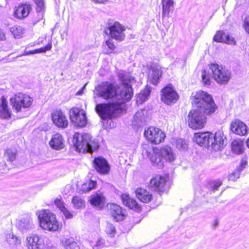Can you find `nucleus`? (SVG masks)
<instances>
[{
	"instance_id": "680f3d73",
	"label": "nucleus",
	"mask_w": 249,
	"mask_h": 249,
	"mask_svg": "<svg viewBox=\"0 0 249 249\" xmlns=\"http://www.w3.org/2000/svg\"><path fill=\"white\" fill-rule=\"evenodd\" d=\"M58 1H59V0H58ZM55 2H56V3L57 2L56 0H55Z\"/></svg>"
},
{
	"instance_id": "e433bc0d",
	"label": "nucleus",
	"mask_w": 249,
	"mask_h": 249,
	"mask_svg": "<svg viewBox=\"0 0 249 249\" xmlns=\"http://www.w3.org/2000/svg\"><path fill=\"white\" fill-rule=\"evenodd\" d=\"M71 202L74 207L76 209H80L85 206V200L79 196H74L72 197Z\"/></svg>"
},
{
	"instance_id": "3c124183",
	"label": "nucleus",
	"mask_w": 249,
	"mask_h": 249,
	"mask_svg": "<svg viewBox=\"0 0 249 249\" xmlns=\"http://www.w3.org/2000/svg\"><path fill=\"white\" fill-rule=\"evenodd\" d=\"M61 212L63 213L64 215L65 216V218L67 219H71L73 217L72 213L66 207L63 208V209L61 211Z\"/></svg>"
},
{
	"instance_id": "72a5a7b5",
	"label": "nucleus",
	"mask_w": 249,
	"mask_h": 249,
	"mask_svg": "<svg viewBox=\"0 0 249 249\" xmlns=\"http://www.w3.org/2000/svg\"><path fill=\"white\" fill-rule=\"evenodd\" d=\"M17 156V151L14 148H9L4 152V158L10 162L15 160Z\"/></svg>"
},
{
	"instance_id": "13d9d810",
	"label": "nucleus",
	"mask_w": 249,
	"mask_h": 249,
	"mask_svg": "<svg viewBox=\"0 0 249 249\" xmlns=\"http://www.w3.org/2000/svg\"><path fill=\"white\" fill-rule=\"evenodd\" d=\"M103 243L102 240H98L96 242V245L94 248L99 247L100 248L102 247V243Z\"/></svg>"
},
{
	"instance_id": "0eeeda50",
	"label": "nucleus",
	"mask_w": 249,
	"mask_h": 249,
	"mask_svg": "<svg viewBox=\"0 0 249 249\" xmlns=\"http://www.w3.org/2000/svg\"><path fill=\"white\" fill-rule=\"evenodd\" d=\"M40 226L44 230L56 231L59 228V224L55 215L50 211L44 210L36 213Z\"/></svg>"
},
{
	"instance_id": "20e7f679",
	"label": "nucleus",
	"mask_w": 249,
	"mask_h": 249,
	"mask_svg": "<svg viewBox=\"0 0 249 249\" xmlns=\"http://www.w3.org/2000/svg\"><path fill=\"white\" fill-rule=\"evenodd\" d=\"M148 153V152H147ZM147 156L150 158L151 163L159 168H162L163 166V162L162 159L171 162L175 160V156L172 149L169 146H165L160 150L157 148H153L152 153L148 152Z\"/></svg>"
},
{
	"instance_id": "1a4fd4ad",
	"label": "nucleus",
	"mask_w": 249,
	"mask_h": 249,
	"mask_svg": "<svg viewBox=\"0 0 249 249\" xmlns=\"http://www.w3.org/2000/svg\"><path fill=\"white\" fill-rule=\"evenodd\" d=\"M33 99L29 95L19 93L10 99L11 104L17 112L23 109L29 107L32 104Z\"/></svg>"
},
{
	"instance_id": "aec40b11",
	"label": "nucleus",
	"mask_w": 249,
	"mask_h": 249,
	"mask_svg": "<svg viewBox=\"0 0 249 249\" xmlns=\"http://www.w3.org/2000/svg\"><path fill=\"white\" fill-rule=\"evenodd\" d=\"M125 210L116 204L110 205V213L113 220L116 222H120L125 218Z\"/></svg>"
},
{
	"instance_id": "39448f33",
	"label": "nucleus",
	"mask_w": 249,
	"mask_h": 249,
	"mask_svg": "<svg viewBox=\"0 0 249 249\" xmlns=\"http://www.w3.org/2000/svg\"><path fill=\"white\" fill-rule=\"evenodd\" d=\"M117 76L122 86V89H121L122 96H124V100L129 101L133 95L132 86L136 82L135 78L129 72L124 70H119ZM119 97L122 96L120 95Z\"/></svg>"
},
{
	"instance_id": "c85d7f7f",
	"label": "nucleus",
	"mask_w": 249,
	"mask_h": 249,
	"mask_svg": "<svg viewBox=\"0 0 249 249\" xmlns=\"http://www.w3.org/2000/svg\"><path fill=\"white\" fill-rule=\"evenodd\" d=\"M137 198L143 203H148L152 198V195L146 190L138 188L135 191Z\"/></svg>"
},
{
	"instance_id": "412c9836",
	"label": "nucleus",
	"mask_w": 249,
	"mask_h": 249,
	"mask_svg": "<svg viewBox=\"0 0 249 249\" xmlns=\"http://www.w3.org/2000/svg\"><path fill=\"white\" fill-rule=\"evenodd\" d=\"M18 229L22 233L30 231L34 228V224L29 216H25L21 218L17 223Z\"/></svg>"
},
{
	"instance_id": "7ed1b4c3",
	"label": "nucleus",
	"mask_w": 249,
	"mask_h": 249,
	"mask_svg": "<svg viewBox=\"0 0 249 249\" xmlns=\"http://www.w3.org/2000/svg\"><path fill=\"white\" fill-rule=\"evenodd\" d=\"M72 143L75 150L79 153H92L99 147L98 142L93 141L91 136L87 133H75Z\"/></svg>"
},
{
	"instance_id": "4d7b16f0",
	"label": "nucleus",
	"mask_w": 249,
	"mask_h": 249,
	"mask_svg": "<svg viewBox=\"0 0 249 249\" xmlns=\"http://www.w3.org/2000/svg\"><path fill=\"white\" fill-rule=\"evenodd\" d=\"M6 38L5 34L3 30L0 29V41L4 40Z\"/></svg>"
},
{
	"instance_id": "49530a36",
	"label": "nucleus",
	"mask_w": 249,
	"mask_h": 249,
	"mask_svg": "<svg viewBox=\"0 0 249 249\" xmlns=\"http://www.w3.org/2000/svg\"><path fill=\"white\" fill-rule=\"evenodd\" d=\"M106 45L107 46V47L109 49V50L108 51V52L107 53H112L114 52V51L116 48V47L114 45L113 42H112V39H109L108 40H107L106 41Z\"/></svg>"
},
{
	"instance_id": "a18cd8bd",
	"label": "nucleus",
	"mask_w": 249,
	"mask_h": 249,
	"mask_svg": "<svg viewBox=\"0 0 249 249\" xmlns=\"http://www.w3.org/2000/svg\"><path fill=\"white\" fill-rule=\"evenodd\" d=\"M35 3L36 5V12L37 13L41 12L44 8V0H34Z\"/></svg>"
},
{
	"instance_id": "f257e3e1",
	"label": "nucleus",
	"mask_w": 249,
	"mask_h": 249,
	"mask_svg": "<svg viewBox=\"0 0 249 249\" xmlns=\"http://www.w3.org/2000/svg\"><path fill=\"white\" fill-rule=\"evenodd\" d=\"M97 95L105 100L114 99L117 101L97 104L96 113L103 120H111L119 116L123 111V105L128 101L122 95L121 86L109 81L103 82L96 88Z\"/></svg>"
},
{
	"instance_id": "864d4df0",
	"label": "nucleus",
	"mask_w": 249,
	"mask_h": 249,
	"mask_svg": "<svg viewBox=\"0 0 249 249\" xmlns=\"http://www.w3.org/2000/svg\"><path fill=\"white\" fill-rule=\"evenodd\" d=\"M244 27L246 32L249 34V17H247L245 18Z\"/></svg>"
},
{
	"instance_id": "a211bd4d",
	"label": "nucleus",
	"mask_w": 249,
	"mask_h": 249,
	"mask_svg": "<svg viewBox=\"0 0 249 249\" xmlns=\"http://www.w3.org/2000/svg\"><path fill=\"white\" fill-rule=\"evenodd\" d=\"M26 240L28 249H45L43 238L36 234L27 237Z\"/></svg>"
},
{
	"instance_id": "f3484780",
	"label": "nucleus",
	"mask_w": 249,
	"mask_h": 249,
	"mask_svg": "<svg viewBox=\"0 0 249 249\" xmlns=\"http://www.w3.org/2000/svg\"><path fill=\"white\" fill-rule=\"evenodd\" d=\"M162 71L160 67L157 65H153L149 70L148 80L150 83L157 85L160 82V79Z\"/></svg>"
},
{
	"instance_id": "423d86ee",
	"label": "nucleus",
	"mask_w": 249,
	"mask_h": 249,
	"mask_svg": "<svg viewBox=\"0 0 249 249\" xmlns=\"http://www.w3.org/2000/svg\"><path fill=\"white\" fill-rule=\"evenodd\" d=\"M40 226L44 230L56 231L59 228V224L55 215L50 211L44 210L36 213Z\"/></svg>"
},
{
	"instance_id": "bb28decb",
	"label": "nucleus",
	"mask_w": 249,
	"mask_h": 249,
	"mask_svg": "<svg viewBox=\"0 0 249 249\" xmlns=\"http://www.w3.org/2000/svg\"><path fill=\"white\" fill-rule=\"evenodd\" d=\"M144 110L141 109L136 113L132 122L133 126L139 127L142 126L145 124L146 119L144 114Z\"/></svg>"
},
{
	"instance_id": "cd10ccee",
	"label": "nucleus",
	"mask_w": 249,
	"mask_h": 249,
	"mask_svg": "<svg viewBox=\"0 0 249 249\" xmlns=\"http://www.w3.org/2000/svg\"><path fill=\"white\" fill-rule=\"evenodd\" d=\"M121 197L123 203L128 208L137 212L141 211V207L136 200L130 198L128 195L125 194L122 195Z\"/></svg>"
},
{
	"instance_id": "7c9ffc66",
	"label": "nucleus",
	"mask_w": 249,
	"mask_h": 249,
	"mask_svg": "<svg viewBox=\"0 0 249 249\" xmlns=\"http://www.w3.org/2000/svg\"><path fill=\"white\" fill-rule=\"evenodd\" d=\"M162 16L163 17H170V13L173 10V0H162Z\"/></svg>"
},
{
	"instance_id": "2eb2a0df",
	"label": "nucleus",
	"mask_w": 249,
	"mask_h": 249,
	"mask_svg": "<svg viewBox=\"0 0 249 249\" xmlns=\"http://www.w3.org/2000/svg\"><path fill=\"white\" fill-rule=\"evenodd\" d=\"M213 138L211 143L212 149L217 151L223 149L227 145V139L223 131H218L213 134Z\"/></svg>"
},
{
	"instance_id": "b1692460",
	"label": "nucleus",
	"mask_w": 249,
	"mask_h": 249,
	"mask_svg": "<svg viewBox=\"0 0 249 249\" xmlns=\"http://www.w3.org/2000/svg\"><path fill=\"white\" fill-rule=\"evenodd\" d=\"M31 10V6L25 3L19 5L14 12V16L19 19L25 18L28 16Z\"/></svg>"
},
{
	"instance_id": "4c0bfd02",
	"label": "nucleus",
	"mask_w": 249,
	"mask_h": 249,
	"mask_svg": "<svg viewBox=\"0 0 249 249\" xmlns=\"http://www.w3.org/2000/svg\"><path fill=\"white\" fill-rule=\"evenodd\" d=\"M64 246L65 249H80L77 243L72 238L65 239Z\"/></svg>"
},
{
	"instance_id": "ea45409f",
	"label": "nucleus",
	"mask_w": 249,
	"mask_h": 249,
	"mask_svg": "<svg viewBox=\"0 0 249 249\" xmlns=\"http://www.w3.org/2000/svg\"><path fill=\"white\" fill-rule=\"evenodd\" d=\"M222 184V181L219 180L210 182L207 185L208 189L211 191L215 192Z\"/></svg>"
},
{
	"instance_id": "4468645a",
	"label": "nucleus",
	"mask_w": 249,
	"mask_h": 249,
	"mask_svg": "<svg viewBox=\"0 0 249 249\" xmlns=\"http://www.w3.org/2000/svg\"><path fill=\"white\" fill-rule=\"evenodd\" d=\"M213 137V134L209 131L198 132L195 134L193 140L198 145L209 149Z\"/></svg>"
},
{
	"instance_id": "a878e982",
	"label": "nucleus",
	"mask_w": 249,
	"mask_h": 249,
	"mask_svg": "<svg viewBox=\"0 0 249 249\" xmlns=\"http://www.w3.org/2000/svg\"><path fill=\"white\" fill-rule=\"evenodd\" d=\"M49 144L52 148L55 150L61 149L64 147V140L59 133L53 135Z\"/></svg>"
},
{
	"instance_id": "ddd939ff",
	"label": "nucleus",
	"mask_w": 249,
	"mask_h": 249,
	"mask_svg": "<svg viewBox=\"0 0 249 249\" xmlns=\"http://www.w3.org/2000/svg\"><path fill=\"white\" fill-rule=\"evenodd\" d=\"M144 135L148 140L156 144L163 142L166 136L165 133L160 129L153 126L145 130Z\"/></svg>"
},
{
	"instance_id": "393cba45",
	"label": "nucleus",
	"mask_w": 249,
	"mask_h": 249,
	"mask_svg": "<svg viewBox=\"0 0 249 249\" xmlns=\"http://www.w3.org/2000/svg\"><path fill=\"white\" fill-rule=\"evenodd\" d=\"M213 40L217 42H224L227 44H235V41L232 36L225 34L223 31H218L213 36Z\"/></svg>"
},
{
	"instance_id": "5fc2aeb1",
	"label": "nucleus",
	"mask_w": 249,
	"mask_h": 249,
	"mask_svg": "<svg viewBox=\"0 0 249 249\" xmlns=\"http://www.w3.org/2000/svg\"><path fill=\"white\" fill-rule=\"evenodd\" d=\"M35 53H36V49L33 50V51H28V52L25 51L24 53H22V54H21L20 56L28 55H30V54H34Z\"/></svg>"
},
{
	"instance_id": "a19ab883",
	"label": "nucleus",
	"mask_w": 249,
	"mask_h": 249,
	"mask_svg": "<svg viewBox=\"0 0 249 249\" xmlns=\"http://www.w3.org/2000/svg\"><path fill=\"white\" fill-rule=\"evenodd\" d=\"M96 186V182L92 180H90L88 182L84 183L82 186V188L84 192H89L94 189Z\"/></svg>"
},
{
	"instance_id": "f03ea898",
	"label": "nucleus",
	"mask_w": 249,
	"mask_h": 249,
	"mask_svg": "<svg viewBox=\"0 0 249 249\" xmlns=\"http://www.w3.org/2000/svg\"><path fill=\"white\" fill-rule=\"evenodd\" d=\"M191 99L192 105L196 108L189 113L188 125L194 129L202 128L206 122V115L215 111L216 105L212 96L203 91L193 92Z\"/></svg>"
},
{
	"instance_id": "4be33fe9",
	"label": "nucleus",
	"mask_w": 249,
	"mask_h": 249,
	"mask_svg": "<svg viewBox=\"0 0 249 249\" xmlns=\"http://www.w3.org/2000/svg\"><path fill=\"white\" fill-rule=\"evenodd\" d=\"M230 129L232 132L240 136L245 135L247 133V126L238 119L232 121Z\"/></svg>"
},
{
	"instance_id": "f8f14e48",
	"label": "nucleus",
	"mask_w": 249,
	"mask_h": 249,
	"mask_svg": "<svg viewBox=\"0 0 249 249\" xmlns=\"http://www.w3.org/2000/svg\"><path fill=\"white\" fill-rule=\"evenodd\" d=\"M161 92V101L168 105L174 104L178 99V95L171 84L165 87Z\"/></svg>"
},
{
	"instance_id": "8fccbe9b",
	"label": "nucleus",
	"mask_w": 249,
	"mask_h": 249,
	"mask_svg": "<svg viewBox=\"0 0 249 249\" xmlns=\"http://www.w3.org/2000/svg\"><path fill=\"white\" fill-rule=\"evenodd\" d=\"M52 43L51 42H50L49 43H48V44L46 45L45 47L36 49V53H45L46 51L50 50L52 48Z\"/></svg>"
},
{
	"instance_id": "de8ad7c7",
	"label": "nucleus",
	"mask_w": 249,
	"mask_h": 249,
	"mask_svg": "<svg viewBox=\"0 0 249 249\" xmlns=\"http://www.w3.org/2000/svg\"><path fill=\"white\" fill-rule=\"evenodd\" d=\"M240 173L237 170H235L229 175V180L232 181H236L239 178Z\"/></svg>"
},
{
	"instance_id": "9b49d317",
	"label": "nucleus",
	"mask_w": 249,
	"mask_h": 249,
	"mask_svg": "<svg viewBox=\"0 0 249 249\" xmlns=\"http://www.w3.org/2000/svg\"><path fill=\"white\" fill-rule=\"evenodd\" d=\"M70 117L75 126L83 127L87 123L86 112L77 107L72 108L70 112Z\"/></svg>"
},
{
	"instance_id": "2f4dec72",
	"label": "nucleus",
	"mask_w": 249,
	"mask_h": 249,
	"mask_svg": "<svg viewBox=\"0 0 249 249\" xmlns=\"http://www.w3.org/2000/svg\"><path fill=\"white\" fill-rule=\"evenodd\" d=\"M232 151L236 154H242L244 151V142L241 140H234L231 143Z\"/></svg>"
},
{
	"instance_id": "5701e85b",
	"label": "nucleus",
	"mask_w": 249,
	"mask_h": 249,
	"mask_svg": "<svg viewBox=\"0 0 249 249\" xmlns=\"http://www.w3.org/2000/svg\"><path fill=\"white\" fill-rule=\"evenodd\" d=\"M166 182L165 178L159 175H156L150 180L149 187L155 191H160Z\"/></svg>"
},
{
	"instance_id": "58836bf2",
	"label": "nucleus",
	"mask_w": 249,
	"mask_h": 249,
	"mask_svg": "<svg viewBox=\"0 0 249 249\" xmlns=\"http://www.w3.org/2000/svg\"><path fill=\"white\" fill-rule=\"evenodd\" d=\"M105 231L108 236L113 237L116 233V228L113 224L110 222H107Z\"/></svg>"
},
{
	"instance_id": "09e8293b",
	"label": "nucleus",
	"mask_w": 249,
	"mask_h": 249,
	"mask_svg": "<svg viewBox=\"0 0 249 249\" xmlns=\"http://www.w3.org/2000/svg\"><path fill=\"white\" fill-rule=\"evenodd\" d=\"M54 202L55 205L59 209L60 211H62L63 208L66 207L65 206V203L61 199L56 198L54 200Z\"/></svg>"
},
{
	"instance_id": "6e6552de",
	"label": "nucleus",
	"mask_w": 249,
	"mask_h": 249,
	"mask_svg": "<svg viewBox=\"0 0 249 249\" xmlns=\"http://www.w3.org/2000/svg\"><path fill=\"white\" fill-rule=\"evenodd\" d=\"M213 77L216 82L221 85H226L231 78V72L229 70L217 64H211L210 67Z\"/></svg>"
},
{
	"instance_id": "473e14b6",
	"label": "nucleus",
	"mask_w": 249,
	"mask_h": 249,
	"mask_svg": "<svg viewBox=\"0 0 249 249\" xmlns=\"http://www.w3.org/2000/svg\"><path fill=\"white\" fill-rule=\"evenodd\" d=\"M151 93V87L147 86L146 88L138 94L137 97L136 102L138 104H141L147 100L148 97Z\"/></svg>"
},
{
	"instance_id": "37998d69",
	"label": "nucleus",
	"mask_w": 249,
	"mask_h": 249,
	"mask_svg": "<svg viewBox=\"0 0 249 249\" xmlns=\"http://www.w3.org/2000/svg\"><path fill=\"white\" fill-rule=\"evenodd\" d=\"M6 240L10 244H20V240L13 233H9L6 236Z\"/></svg>"
},
{
	"instance_id": "bf43d9fd",
	"label": "nucleus",
	"mask_w": 249,
	"mask_h": 249,
	"mask_svg": "<svg viewBox=\"0 0 249 249\" xmlns=\"http://www.w3.org/2000/svg\"><path fill=\"white\" fill-rule=\"evenodd\" d=\"M219 224V222L217 219H216L214 220L213 224V228H215L217 227Z\"/></svg>"
},
{
	"instance_id": "f704fd0d",
	"label": "nucleus",
	"mask_w": 249,
	"mask_h": 249,
	"mask_svg": "<svg viewBox=\"0 0 249 249\" xmlns=\"http://www.w3.org/2000/svg\"><path fill=\"white\" fill-rule=\"evenodd\" d=\"M104 201V197L102 195L97 194L92 195L90 200V203L95 206L103 205Z\"/></svg>"
},
{
	"instance_id": "6e6d98bb",
	"label": "nucleus",
	"mask_w": 249,
	"mask_h": 249,
	"mask_svg": "<svg viewBox=\"0 0 249 249\" xmlns=\"http://www.w3.org/2000/svg\"><path fill=\"white\" fill-rule=\"evenodd\" d=\"M91 1L96 4L103 3L105 4L108 1V0H90Z\"/></svg>"
},
{
	"instance_id": "6ab92c4d",
	"label": "nucleus",
	"mask_w": 249,
	"mask_h": 249,
	"mask_svg": "<svg viewBox=\"0 0 249 249\" xmlns=\"http://www.w3.org/2000/svg\"><path fill=\"white\" fill-rule=\"evenodd\" d=\"M53 123L59 127L66 128L68 126V121L64 113L60 110H55L52 113Z\"/></svg>"
},
{
	"instance_id": "052dcab7",
	"label": "nucleus",
	"mask_w": 249,
	"mask_h": 249,
	"mask_svg": "<svg viewBox=\"0 0 249 249\" xmlns=\"http://www.w3.org/2000/svg\"><path fill=\"white\" fill-rule=\"evenodd\" d=\"M246 144L247 146L249 148V138L247 141Z\"/></svg>"
},
{
	"instance_id": "9d476101",
	"label": "nucleus",
	"mask_w": 249,
	"mask_h": 249,
	"mask_svg": "<svg viewBox=\"0 0 249 249\" xmlns=\"http://www.w3.org/2000/svg\"><path fill=\"white\" fill-rule=\"evenodd\" d=\"M107 29L109 31L107 34H108L112 39H114L119 42L123 41L125 37L124 32L125 28L119 22L113 20H109L107 23Z\"/></svg>"
},
{
	"instance_id": "c756f323",
	"label": "nucleus",
	"mask_w": 249,
	"mask_h": 249,
	"mask_svg": "<svg viewBox=\"0 0 249 249\" xmlns=\"http://www.w3.org/2000/svg\"><path fill=\"white\" fill-rule=\"evenodd\" d=\"M11 113L8 109L7 101L2 97L0 104V118L7 119L11 117Z\"/></svg>"
},
{
	"instance_id": "c03bdc74",
	"label": "nucleus",
	"mask_w": 249,
	"mask_h": 249,
	"mask_svg": "<svg viewBox=\"0 0 249 249\" xmlns=\"http://www.w3.org/2000/svg\"><path fill=\"white\" fill-rule=\"evenodd\" d=\"M176 146L178 149L181 150H185L188 148V145L182 139H178L176 141Z\"/></svg>"
},
{
	"instance_id": "c9c22d12",
	"label": "nucleus",
	"mask_w": 249,
	"mask_h": 249,
	"mask_svg": "<svg viewBox=\"0 0 249 249\" xmlns=\"http://www.w3.org/2000/svg\"><path fill=\"white\" fill-rule=\"evenodd\" d=\"M10 31L15 38H20L22 36L23 29L21 26H14L10 28Z\"/></svg>"
},
{
	"instance_id": "79ce46f5",
	"label": "nucleus",
	"mask_w": 249,
	"mask_h": 249,
	"mask_svg": "<svg viewBox=\"0 0 249 249\" xmlns=\"http://www.w3.org/2000/svg\"><path fill=\"white\" fill-rule=\"evenodd\" d=\"M202 82L205 86L209 87L211 85L210 76L205 70H203L202 72Z\"/></svg>"
},
{
	"instance_id": "603ef678",
	"label": "nucleus",
	"mask_w": 249,
	"mask_h": 249,
	"mask_svg": "<svg viewBox=\"0 0 249 249\" xmlns=\"http://www.w3.org/2000/svg\"><path fill=\"white\" fill-rule=\"evenodd\" d=\"M247 164V161L246 160H242L240 164L237 167L236 169L239 171V172L240 173L242 170H244Z\"/></svg>"
},
{
	"instance_id": "dca6fc26",
	"label": "nucleus",
	"mask_w": 249,
	"mask_h": 249,
	"mask_svg": "<svg viewBox=\"0 0 249 249\" xmlns=\"http://www.w3.org/2000/svg\"><path fill=\"white\" fill-rule=\"evenodd\" d=\"M93 166L98 173L105 175L109 173L110 169L107 161L102 157L95 158L93 161Z\"/></svg>"
}]
</instances>
